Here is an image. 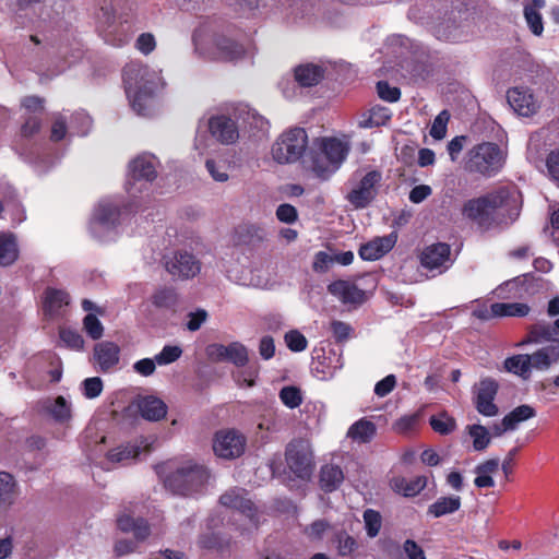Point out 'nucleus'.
<instances>
[{
    "label": "nucleus",
    "mask_w": 559,
    "mask_h": 559,
    "mask_svg": "<svg viewBox=\"0 0 559 559\" xmlns=\"http://www.w3.org/2000/svg\"><path fill=\"white\" fill-rule=\"evenodd\" d=\"M134 404L145 420L159 421L166 417L167 405L159 397L153 395L139 396Z\"/></svg>",
    "instance_id": "4be33fe9"
},
{
    "label": "nucleus",
    "mask_w": 559,
    "mask_h": 559,
    "mask_svg": "<svg viewBox=\"0 0 559 559\" xmlns=\"http://www.w3.org/2000/svg\"><path fill=\"white\" fill-rule=\"evenodd\" d=\"M246 437L235 429L219 430L213 439V451L222 459H236L243 454Z\"/></svg>",
    "instance_id": "9b49d317"
},
{
    "label": "nucleus",
    "mask_w": 559,
    "mask_h": 559,
    "mask_svg": "<svg viewBox=\"0 0 559 559\" xmlns=\"http://www.w3.org/2000/svg\"><path fill=\"white\" fill-rule=\"evenodd\" d=\"M140 454V447L131 443L121 444L109 450L106 454L108 461L112 463H123L135 459Z\"/></svg>",
    "instance_id": "a19ab883"
},
{
    "label": "nucleus",
    "mask_w": 559,
    "mask_h": 559,
    "mask_svg": "<svg viewBox=\"0 0 559 559\" xmlns=\"http://www.w3.org/2000/svg\"><path fill=\"white\" fill-rule=\"evenodd\" d=\"M507 100L513 110L522 117H531L538 109V104L528 88L512 87L508 90Z\"/></svg>",
    "instance_id": "f3484780"
},
{
    "label": "nucleus",
    "mask_w": 559,
    "mask_h": 559,
    "mask_svg": "<svg viewBox=\"0 0 559 559\" xmlns=\"http://www.w3.org/2000/svg\"><path fill=\"white\" fill-rule=\"evenodd\" d=\"M94 359L99 371L109 372L119 364L120 347L110 341L99 342L94 346Z\"/></svg>",
    "instance_id": "412c9836"
},
{
    "label": "nucleus",
    "mask_w": 559,
    "mask_h": 559,
    "mask_svg": "<svg viewBox=\"0 0 559 559\" xmlns=\"http://www.w3.org/2000/svg\"><path fill=\"white\" fill-rule=\"evenodd\" d=\"M397 241V233L392 231L382 237H374L367 243L360 246L358 253L365 261H376L390 252Z\"/></svg>",
    "instance_id": "dca6fc26"
},
{
    "label": "nucleus",
    "mask_w": 559,
    "mask_h": 559,
    "mask_svg": "<svg viewBox=\"0 0 559 559\" xmlns=\"http://www.w3.org/2000/svg\"><path fill=\"white\" fill-rule=\"evenodd\" d=\"M151 300L156 308L175 309L179 298L174 287L163 286L154 292Z\"/></svg>",
    "instance_id": "c9c22d12"
},
{
    "label": "nucleus",
    "mask_w": 559,
    "mask_h": 559,
    "mask_svg": "<svg viewBox=\"0 0 559 559\" xmlns=\"http://www.w3.org/2000/svg\"><path fill=\"white\" fill-rule=\"evenodd\" d=\"M420 264L429 270H437L439 273L448 270L453 261L451 259V247L445 242H437L424 248L419 257Z\"/></svg>",
    "instance_id": "4468645a"
},
{
    "label": "nucleus",
    "mask_w": 559,
    "mask_h": 559,
    "mask_svg": "<svg viewBox=\"0 0 559 559\" xmlns=\"http://www.w3.org/2000/svg\"><path fill=\"white\" fill-rule=\"evenodd\" d=\"M285 460L289 471L301 480H309L314 471V455L308 440L293 439L286 447Z\"/></svg>",
    "instance_id": "6e6552de"
},
{
    "label": "nucleus",
    "mask_w": 559,
    "mask_h": 559,
    "mask_svg": "<svg viewBox=\"0 0 559 559\" xmlns=\"http://www.w3.org/2000/svg\"><path fill=\"white\" fill-rule=\"evenodd\" d=\"M219 503L228 509L238 511L249 519L255 526L259 524L258 508L248 497V491L242 488H233L219 497Z\"/></svg>",
    "instance_id": "ddd939ff"
},
{
    "label": "nucleus",
    "mask_w": 559,
    "mask_h": 559,
    "mask_svg": "<svg viewBox=\"0 0 559 559\" xmlns=\"http://www.w3.org/2000/svg\"><path fill=\"white\" fill-rule=\"evenodd\" d=\"M308 135L304 128H293L281 134L272 146V156L278 164L297 162L306 152Z\"/></svg>",
    "instance_id": "0eeeda50"
},
{
    "label": "nucleus",
    "mask_w": 559,
    "mask_h": 559,
    "mask_svg": "<svg viewBox=\"0 0 559 559\" xmlns=\"http://www.w3.org/2000/svg\"><path fill=\"white\" fill-rule=\"evenodd\" d=\"M84 395L87 399H95L103 391V381L98 377L87 378L83 382Z\"/></svg>",
    "instance_id": "680f3d73"
},
{
    "label": "nucleus",
    "mask_w": 559,
    "mask_h": 559,
    "mask_svg": "<svg viewBox=\"0 0 559 559\" xmlns=\"http://www.w3.org/2000/svg\"><path fill=\"white\" fill-rule=\"evenodd\" d=\"M135 47L138 50H140L144 55L151 53L156 47V41H155L154 35L151 33H142L136 38Z\"/></svg>",
    "instance_id": "338daca9"
},
{
    "label": "nucleus",
    "mask_w": 559,
    "mask_h": 559,
    "mask_svg": "<svg viewBox=\"0 0 559 559\" xmlns=\"http://www.w3.org/2000/svg\"><path fill=\"white\" fill-rule=\"evenodd\" d=\"M348 151V145L336 138H317L308 153L309 168L326 180L340 168Z\"/></svg>",
    "instance_id": "f03ea898"
},
{
    "label": "nucleus",
    "mask_w": 559,
    "mask_h": 559,
    "mask_svg": "<svg viewBox=\"0 0 559 559\" xmlns=\"http://www.w3.org/2000/svg\"><path fill=\"white\" fill-rule=\"evenodd\" d=\"M276 217L280 222L285 224H293L298 218L297 210L294 205L283 203L276 209Z\"/></svg>",
    "instance_id": "052dcab7"
},
{
    "label": "nucleus",
    "mask_w": 559,
    "mask_h": 559,
    "mask_svg": "<svg viewBox=\"0 0 559 559\" xmlns=\"http://www.w3.org/2000/svg\"><path fill=\"white\" fill-rule=\"evenodd\" d=\"M427 486L426 476H416L406 478L403 476L393 477L391 480L392 489L404 497H415Z\"/></svg>",
    "instance_id": "a878e982"
},
{
    "label": "nucleus",
    "mask_w": 559,
    "mask_h": 559,
    "mask_svg": "<svg viewBox=\"0 0 559 559\" xmlns=\"http://www.w3.org/2000/svg\"><path fill=\"white\" fill-rule=\"evenodd\" d=\"M331 331L336 343H343L349 338L352 328L343 321H333L331 323Z\"/></svg>",
    "instance_id": "0e129e2a"
},
{
    "label": "nucleus",
    "mask_w": 559,
    "mask_h": 559,
    "mask_svg": "<svg viewBox=\"0 0 559 559\" xmlns=\"http://www.w3.org/2000/svg\"><path fill=\"white\" fill-rule=\"evenodd\" d=\"M19 253L14 238L11 235L0 236V265L9 266L17 260Z\"/></svg>",
    "instance_id": "e433bc0d"
},
{
    "label": "nucleus",
    "mask_w": 559,
    "mask_h": 559,
    "mask_svg": "<svg viewBox=\"0 0 559 559\" xmlns=\"http://www.w3.org/2000/svg\"><path fill=\"white\" fill-rule=\"evenodd\" d=\"M492 317H525L530 312V307L522 302H495L490 306Z\"/></svg>",
    "instance_id": "2f4dec72"
},
{
    "label": "nucleus",
    "mask_w": 559,
    "mask_h": 559,
    "mask_svg": "<svg viewBox=\"0 0 559 559\" xmlns=\"http://www.w3.org/2000/svg\"><path fill=\"white\" fill-rule=\"evenodd\" d=\"M122 81L132 109L140 116H150L155 105L157 82L147 66L131 61L122 69Z\"/></svg>",
    "instance_id": "f257e3e1"
},
{
    "label": "nucleus",
    "mask_w": 559,
    "mask_h": 559,
    "mask_svg": "<svg viewBox=\"0 0 559 559\" xmlns=\"http://www.w3.org/2000/svg\"><path fill=\"white\" fill-rule=\"evenodd\" d=\"M362 519L367 536L370 538L378 536L382 527V516L380 512L373 509H367L364 511Z\"/></svg>",
    "instance_id": "c03bdc74"
},
{
    "label": "nucleus",
    "mask_w": 559,
    "mask_h": 559,
    "mask_svg": "<svg viewBox=\"0 0 559 559\" xmlns=\"http://www.w3.org/2000/svg\"><path fill=\"white\" fill-rule=\"evenodd\" d=\"M331 527L330 523L326 520L320 519L313 521L311 524L307 525L304 530L305 535L310 540H321L325 534V532Z\"/></svg>",
    "instance_id": "8fccbe9b"
},
{
    "label": "nucleus",
    "mask_w": 559,
    "mask_h": 559,
    "mask_svg": "<svg viewBox=\"0 0 559 559\" xmlns=\"http://www.w3.org/2000/svg\"><path fill=\"white\" fill-rule=\"evenodd\" d=\"M294 76L300 86L311 87L323 79L324 70L322 67L313 63L300 64L295 68Z\"/></svg>",
    "instance_id": "bb28decb"
},
{
    "label": "nucleus",
    "mask_w": 559,
    "mask_h": 559,
    "mask_svg": "<svg viewBox=\"0 0 559 559\" xmlns=\"http://www.w3.org/2000/svg\"><path fill=\"white\" fill-rule=\"evenodd\" d=\"M467 432L473 439V448L475 451H484L490 444L491 438L485 426L478 424L467 426Z\"/></svg>",
    "instance_id": "79ce46f5"
},
{
    "label": "nucleus",
    "mask_w": 559,
    "mask_h": 559,
    "mask_svg": "<svg viewBox=\"0 0 559 559\" xmlns=\"http://www.w3.org/2000/svg\"><path fill=\"white\" fill-rule=\"evenodd\" d=\"M524 17L531 32L536 36H540L544 32V24L542 14L538 12V10L532 5H525Z\"/></svg>",
    "instance_id": "09e8293b"
},
{
    "label": "nucleus",
    "mask_w": 559,
    "mask_h": 559,
    "mask_svg": "<svg viewBox=\"0 0 559 559\" xmlns=\"http://www.w3.org/2000/svg\"><path fill=\"white\" fill-rule=\"evenodd\" d=\"M420 414L414 413L400 417L393 424V430L401 435H406L412 431H415L419 425Z\"/></svg>",
    "instance_id": "49530a36"
},
{
    "label": "nucleus",
    "mask_w": 559,
    "mask_h": 559,
    "mask_svg": "<svg viewBox=\"0 0 559 559\" xmlns=\"http://www.w3.org/2000/svg\"><path fill=\"white\" fill-rule=\"evenodd\" d=\"M83 324L86 333L88 334V336H91V338L99 340L103 336V324L95 314H86L83 320Z\"/></svg>",
    "instance_id": "4d7b16f0"
},
{
    "label": "nucleus",
    "mask_w": 559,
    "mask_h": 559,
    "mask_svg": "<svg viewBox=\"0 0 559 559\" xmlns=\"http://www.w3.org/2000/svg\"><path fill=\"white\" fill-rule=\"evenodd\" d=\"M461 506L462 499L460 496H443L428 507L427 514L433 518H441L455 513L461 509Z\"/></svg>",
    "instance_id": "c85d7f7f"
},
{
    "label": "nucleus",
    "mask_w": 559,
    "mask_h": 559,
    "mask_svg": "<svg viewBox=\"0 0 559 559\" xmlns=\"http://www.w3.org/2000/svg\"><path fill=\"white\" fill-rule=\"evenodd\" d=\"M329 292L338 295L345 304H362L366 300V294L362 289L342 280L330 284Z\"/></svg>",
    "instance_id": "b1692460"
},
{
    "label": "nucleus",
    "mask_w": 559,
    "mask_h": 559,
    "mask_svg": "<svg viewBox=\"0 0 559 559\" xmlns=\"http://www.w3.org/2000/svg\"><path fill=\"white\" fill-rule=\"evenodd\" d=\"M67 135V120L63 116H58L52 126L50 132V140L52 142H60Z\"/></svg>",
    "instance_id": "774afa93"
},
{
    "label": "nucleus",
    "mask_w": 559,
    "mask_h": 559,
    "mask_svg": "<svg viewBox=\"0 0 559 559\" xmlns=\"http://www.w3.org/2000/svg\"><path fill=\"white\" fill-rule=\"evenodd\" d=\"M508 153L495 142H481L466 154L465 170L485 178L499 174L507 160Z\"/></svg>",
    "instance_id": "423d86ee"
},
{
    "label": "nucleus",
    "mask_w": 559,
    "mask_h": 559,
    "mask_svg": "<svg viewBox=\"0 0 559 559\" xmlns=\"http://www.w3.org/2000/svg\"><path fill=\"white\" fill-rule=\"evenodd\" d=\"M69 304V295L61 289L47 288L45 290L44 310L46 313L56 314L63 306Z\"/></svg>",
    "instance_id": "72a5a7b5"
},
{
    "label": "nucleus",
    "mask_w": 559,
    "mask_h": 559,
    "mask_svg": "<svg viewBox=\"0 0 559 559\" xmlns=\"http://www.w3.org/2000/svg\"><path fill=\"white\" fill-rule=\"evenodd\" d=\"M450 119L448 110H442L433 120L430 129V135L436 140H441L447 133V124Z\"/></svg>",
    "instance_id": "5fc2aeb1"
},
{
    "label": "nucleus",
    "mask_w": 559,
    "mask_h": 559,
    "mask_svg": "<svg viewBox=\"0 0 559 559\" xmlns=\"http://www.w3.org/2000/svg\"><path fill=\"white\" fill-rule=\"evenodd\" d=\"M265 230L255 224H241L235 228L234 243L237 246L255 247L264 241Z\"/></svg>",
    "instance_id": "5701e85b"
},
{
    "label": "nucleus",
    "mask_w": 559,
    "mask_h": 559,
    "mask_svg": "<svg viewBox=\"0 0 559 559\" xmlns=\"http://www.w3.org/2000/svg\"><path fill=\"white\" fill-rule=\"evenodd\" d=\"M117 526L123 533H133L136 542L131 539H120L115 544L114 551L117 557L126 556L136 551L138 543L145 540L151 534L148 522L143 518H132L122 514L117 519Z\"/></svg>",
    "instance_id": "1a4fd4ad"
},
{
    "label": "nucleus",
    "mask_w": 559,
    "mask_h": 559,
    "mask_svg": "<svg viewBox=\"0 0 559 559\" xmlns=\"http://www.w3.org/2000/svg\"><path fill=\"white\" fill-rule=\"evenodd\" d=\"M16 481L14 477L7 472H0V506L9 508L16 498Z\"/></svg>",
    "instance_id": "f704fd0d"
},
{
    "label": "nucleus",
    "mask_w": 559,
    "mask_h": 559,
    "mask_svg": "<svg viewBox=\"0 0 559 559\" xmlns=\"http://www.w3.org/2000/svg\"><path fill=\"white\" fill-rule=\"evenodd\" d=\"M281 402L288 408L294 409L301 405V390L295 385L283 386L278 393Z\"/></svg>",
    "instance_id": "a18cd8bd"
},
{
    "label": "nucleus",
    "mask_w": 559,
    "mask_h": 559,
    "mask_svg": "<svg viewBox=\"0 0 559 559\" xmlns=\"http://www.w3.org/2000/svg\"><path fill=\"white\" fill-rule=\"evenodd\" d=\"M535 416V408L531 405L523 404L513 408L509 414H507L504 416V421L507 428H512L514 430L520 423L528 420Z\"/></svg>",
    "instance_id": "58836bf2"
},
{
    "label": "nucleus",
    "mask_w": 559,
    "mask_h": 559,
    "mask_svg": "<svg viewBox=\"0 0 559 559\" xmlns=\"http://www.w3.org/2000/svg\"><path fill=\"white\" fill-rule=\"evenodd\" d=\"M377 433L376 425L366 418L355 421L347 431V437L360 443L370 442Z\"/></svg>",
    "instance_id": "7c9ffc66"
},
{
    "label": "nucleus",
    "mask_w": 559,
    "mask_h": 559,
    "mask_svg": "<svg viewBox=\"0 0 559 559\" xmlns=\"http://www.w3.org/2000/svg\"><path fill=\"white\" fill-rule=\"evenodd\" d=\"M331 540L341 557H352L359 548V542L344 528L336 530Z\"/></svg>",
    "instance_id": "c756f323"
},
{
    "label": "nucleus",
    "mask_w": 559,
    "mask_h": 559,
    "mask_svg": "<svg viewBox=\"0 0 559 559\" xmlns=\"http://www.w3.org/2000/svg\"><path fill=\"white\" fill-rule=\"evenodd\" d=\"M129 173L133 181L145 180L151 182L157 176L153 162L144 156H139L129 164Z\"/></svg>",
    "instance_id": "cd10ccee"
},
{
    "label": "nucleus",
    "mask_w": 559,
    "mask_h": 559,
    "mask_svg": "<svg viewBox=\"0 0 559 559\" xmlns=\"http://www.w3.org/2000/svg\"><path fill=\"white\" fill-rule=\"evenodd\" d=\"M60 340L71 349H82L84 346V340L75 331L72 330H61L60 333Z\"/></svg>",
    "instance_id": "bf43d9fd"
},
{
    "label": "nucleus",
    "mask_w": 559,
    "mask_h": 559,
    "mask_svg": "<svg viewBox=\"0 0 559 559\" xmlns=\"http://www.w3.org/2000/svg\"><path fill=\"white\" fill-rule=\"evenodd\" d=\"M429 424L432 430L441 436H448L456 428L455 419L447 412H441L438 415H432L429 418Z\"/></svg>",
    "instance_id": "ea45409f"
},
{
    "label": "nucleus",
    "mask_w": 559,
    "mask_h": 559,
    "mask_svg": "<svg viewBox=\"0 0 559 559\" xmlns=\"http://www.w3.org/2000/svg\"><path fill=\"white\" fill-rule=\"evenodd\" d=\"M344 481L343 469L336 464H324L319 473V486L326 492H333L340 488Z\"/></svg>",
    "instance_id": "393cba45"
},
{
    "label": "nucleus",
    "mask_w": 559,
    "mask_h": 559,
    "mask_svg": "<svg viewBox=\"0 0 559 559\" xmlns=\"http://www.w3.org/2000/svg\"><path fill=\"white\" fill-rule=\"evenodd\" d=\"M209 130L213 138L224 144L234 143L239 135L236 122L224 115L212 117L209 120Z\"/></svg>",
    "instance_id": "aec40b11"
},
{
    "label": "nucleus",
    "mask_w": 559,
    "mask_h": 559,
    "mask_svg": "<svg viewBox=\"0 0 559 559\" xmlns=\"http://www.w3.org/2000/svg\"><path fill=\"white\" fill-rule=\"evenodd\" d=\"M182 355V349L177 345H166L163 349L155 356V361L163 366L175 362Z\"/></svg>",
    "instance_id": "603ef678"
},
{
    "label": "nucleus",
    "mask_w": 559,
    "mask_h": 559,
    "mask_svg": "<svg viewBox=\"0 0 559 559\" xmlns=\"http://www.w3.org/2000/svg\"><path fill=\"white\" fill-rule=\"evenodd\" d=\"M382 180L379 170L368 171L353 188L347 192L345 199L356 210L368 207L377 198L378 190Z\"/></svg>",
    "instance_id": "9d476101"
},
{
    "label": "nucleus",
    "mask_w": 559,
    "mask_h": 559,
    "mask_svg": "<svg viewBox=\"0 0 559 559\" xmlns=\"http://www.w3.org/2000/svg\"><path fill=\"white\" fill-rule=\"evenodd\" d=\"M549 178L559 186V148L550 151L546 158Z\"/></svg>",
    "instance_id": "13d9d810"
},
{
    "label": "nucleus",
    "mask_w": 559,
    "mask_h": 559,
    "mask_svg": "<svg viewBox=\"0 0 559 559\" xmlns=\"http://www.w3.org/2000/svg\"><path fill=\"white\" fill-rule=\"evenodd\" d=\"M395 385L396 377L394 374H388L376 383L374 394L379 397H384L394 390Z\"/></svg>",
    "instance_id": "e2e57ef3"
},
{
    "label": "nucleus",
    "mask_w": 559,
    "mask_h": 559,
    "mask_svg": "<svg viewBox=\"0 0 559 559\" xmlns=\"http://www.w3.org/2000/svg\"><path fill=\"white\" fill-rule=\"evenodd\" d=\"M226 361L237 367H245L249 361L248 349L239 342H233L227 345Z\"/></svg>",
    "instance_id": "37998d69"
},
{
    "label": "nucleus",
    "mask_w": 559,
    "mask_h": 559,
    "mask_svg": "<svg viewBox=\"0 0 559 559\" xmlns=\"http://www.w3.org/2000/svg\"><path fill=\"white\" fill-rule=\"evenodd\" d=\"M50 415L59 423L67 421L71 418V408L63 396H58L48 408Z\"/></svg>",
    "instance_id": "de8ad7c7"
},
{
    "label": "nucleus",
    "mask_w": 559,
    "mask_h": 559,
    "mask_svg": "<svg viewBox=\"0 0 559 559\" xmlns=\"http://www.w3.org/2000/svg\"><path fill=\"white\" fill-rule=\"evenodd\" d=\"M210 478L209 469L193 461H187L164 477V486L175 495L189 497L202 492Z\"/></svg>",
    "instance_id": "20e7f679"
},
{
    "label": "nucleus",
    "mask_w": 559,
    "mask_h": 559,
    "mask_svg": "<svg viewBox=\"0 0 559 559\" xmlns=\"http://www.w3.org/2000/svg\"><path fill=\"white\" fill-rule=\"evenodd\" d=\"M206 356L213 362L226 361L227 345L223 344H210L206 346Z\"/></svg>",
    "instance_id": "69168bd1"
},
{
    "label": "nucleus",
    "mask_w": 559,
    "mask_h": 559,
    "mask_svg": "<svg viewBox=\"0 0 559 559\" xmlns=\"http://www.w3.org/2000/svg\"><path fill=\"white\" fill-rule=\"evenodd\" d=\"M510 198V189L499 187L481 197L467 200L463 204L462 215L479 227L490 228L496 223L497 211L507 206Z\"/></svg>",
    "instance_id": "7ed1b4c3"
},
{
    "label": "nucleus",
    "mask_w": 559,
    "mask_h": 559,
    "mask_svg": "<svg viewBox=\"0 0 559 559\" xmlns=\"http://www.w3.org/2000/svg\"><path fill=\"white\" fill-rule=\"evenodd\" d=\"M166 270L178 278H190L200 272V262L187 251H179L166 262Z\"/></svg>",
    "instance_id": "2eb2a0df"
},
{
    "label": "nucleus",
    "mask_w": 559,
    "mask_h": 559,
    "mask_svg": "<svg viewBox=\"0 0 559 559\" xmlns=\"http://www.w3.org/2000/svg\"><path fill=\"white\" fill-rule=\"evenodd\" d=\"M527 343L550 342L532 355V368L537 370L548 369L552 362L559 360V318L554 323H535L531 326L527 335Z\"/></svg>",
    "instance_id": "39448f33"
},
{
    "label": "nucleus",
    "mask_w": 559,
    "mask_h": 559,
    "mask_svg": "<svg viewBox=\"0 0 559 559\" xmlns=\"http://www.w3.org/2000/svg\"><path fill=\"white\" fill-rule=\"evenodd\" d=\"M285 343L287 347L295 353L302 352L308 346V341L302 333L297 330H290L285 334Z\"/></svg>",
    "instance_id": "864d4df0"
},
{
    "label": "nucleus",
    "mask_w": 559,
    "mask_h": 559,
    "mask_svg": "<svg viewBox=\"0 0 559 559\" xmlns=\"http://www.w3.org/2000/svg\"><path fill=\"white\" fill-rule=\"evenodd\" d=\"M121 216V209L118 204L112 202H100L94 211L93 217L90 222L91 230H95L96 226L106 229L115 228L119 224Z\"/></svg>",
    "instance_id": "6ab92c4d"
},
{
    "label": "nucleus",
    "mask_w": 559,
    "mask_h": 559,
    "mask_svg": "<svg viewBox=\"0 0 559 559\" xmlns=\"http://www.w3.org/2000/svg\"><path fill=\"white\" fill-rule=\"evenodd\" d=\"M377 92L382 100L395 103L401 98V90L396 86H391L386 81H379L377 83Z\"/></svg>",
    "instance_id": "6e6d98bb"
},
{
    "label": "nucleus",
    "mask_w": 559,
    "mask_h": 559,
    "mask_svg": "<svg viewBox=\"0 0 559 559\" xmlns=\"http://www.w3.org/2000/svg\"><path fill=\"white\" fill-rule=\"evenodd\" d=\"M504 368L507 371L526 380L531 376L532 359L530 355H514L504 360Z\"/></svg>",
    "instance_id": "473e14b6"
},
{
    "label": "nucleus",
    "mask_w": 559,
    "mask_h": 559,
    "mask_svg": "<svg viewBox=\"0 0 559 559\" xmlns=\"http://www.w3.org/2000/svg\"><path fill=\"white\" fill-rule=\"evenodd\" d=\"M499 391V383L490 378H483L474 385V406L476 411L486 417H493L498 414L499 408L495 403V399Z\"/></svg>",
    "instance_id": "f8f14e48"
},
{
    "label": "nucleus",
    "mask_w": 559,
    "mask_h": 559,
    "mask_svg": "<svg viewBox=\"0 0 559 559\" xmlns=\"http://www.w3.org/2000/svg\"><path fill=\"white\" fill-rule=\"evenodd\" d=\"M392 114L390 109L382 106H373L370 109V116L367 120V127H379L384 126L388 121L391 120Z\"/></svg>",
    "instance_id": "3c124183"
},
{
    "label": "nucleus",
    "mask_w": 559,
    "mask_h": 559,
    "mask_svg": "<svg viewBox=\"0 0 559 559\" xmlns=\"http://www.w3.org/2000/svg\"><path fill=\"white\" fill-rule=\"evenodd\" d=\"M198 545L201 549L223 551L229 547L230 540L218 533L209 532L199 536Z\"/></svg>",
    "instance_id": "4c0bfd02"
},
{
    "label": "nucleus",
    "mask_w": 559,
    "mask_h": 559,
    "mask_svg": "<svg viewBox=\"0 0 559 559\" xmlns=\"http://www.w3.org/2000/svg\"><path fill=\"white\" fill-rule=\"evenodd\" d=\"M213 47L216 59L222 61H236L245 57V47L234 38L224 34H215Z\"/></svg>",
    "instance_id": "a211bd4d"
}]
</instances>
